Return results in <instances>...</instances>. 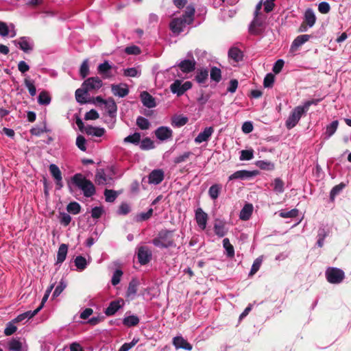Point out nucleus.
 Segmentation results:
<instances>
[{
	"label": "nucleus",
	"mask_w": 351,
	"mask_h": 351,
	"mask_svg": "<svg viewBox=\"0 0 351 351\" xmlns=\"http://www.w3.org/2000/svg\"><path fill=\"white\" fill-rule=\"evenodd\" d=\"M222 189L220 184H213L208 189V195L213 199L215 200L218 198Z\"/></svg>",
	"instance_id": "c85d7f7f"
},
{
	"label": "nucleus",
	"mask_w": 351,
	"mask_h": 351,
	"mask_svg": "<svg viewBox=\"0 0 351 351\" xmlns=\"http://www.w3.org/2000/svg\"><path fill=\"white\" fill-rule=\"evenodd\" d=\"M8 348L10 351H21L22 343L19 339H12L8 343Z\"/></svg>",
	"instance_id": "37998d69"
},
{
	"label": "nucleus",
	"mask_w": 351,
	"mask_h": 351,
	"mask_svg": "<svg viewBox=\"0 0 351 351\" xmlns=\"http://www.w3.org/2000/svg\"><path fill=\"white\" fill-rule=\"evenodd\" d=\"M74 265L76 267V270L77 271H84L87 266V261L82 256H77L74 259Z\"/></svg>",
	"instance_id": "7c9ffc66"
},
{
	"label": "nucleus",
	"mask_w": 351,
	"mask_h": 351,
	"mask_svg": "<svg viewBox=\"0 0 351 351\" xmlns=\"http://www.w3.org/2000/svg\"><path fill=\"white\" fill-rule=\"evenodd\" d=\"M228 56L235 62H238L242 59L243 55L241 50L237 48H231L228 51Z\"/></svg>",
	"instance_id": "c9c22d12"
},
{
	"label": "nucleus",
	"mask_w": 351,
	"mask_h": 351,
	"mask_svg": "<svg viewBox=\"0 0 351 351\" xmlns=\"http://www.w3.org/2000/svg\"><path fill=\"white\" fill-rule=\"evenodd\" d=\"M116 168L113 166L108 167L105 169H98L95 176V182L100 185L110 186L114 182Z\"/></svg>",
	"instance_id": "7ed1b4c3"
},
{
	"label": "nucleus",
	"mask_w": 351,
	"mask_h": 351,
	"mask_svg": "<svg viewBox=\"0 0 351 351\" xmlns=\"http://www.w3.org/2000/svg\"><path fill=\"white\" fill-rule=\"evenodd\" d=\"M122 276H123V271L119 269H117L114 271L113 275L112 276V279H111L112 285L113 286L117 285L120 282Z\"/></svg>",
	"instance_id": "6e6d98bb"
},
{
	"label": "nucleus",
	"mask_w": 351,
	"mask_h": 351,
	"mask_svg": "<svg viewBox=\"0 0 351 351\" xmlns=\"http://www.w3.org/2000/svg\"><path fill=\"white\" fill-rule=\"evenodd\" d=\"M256 165L262 170L272 171L275 168L274 164L268 160H258L256 162Z\"/></svg>",
	"instance_id": "f704fd0d"
},
{
	"label": "nucleus",
	"mask_w": 351,
	"mask_h": 351,
	"mask_svg": "<svg viewBox=\"0 0 351 351\" xmlns=\"http://www.w3.org/2000/svg\"><path fill=\"white\" fill-rule=\"evenodd\" d=\"M138 285L139 282L137 279H132V280L130 282L128 285V290L126 292V295L128 298L134 299L137 293Z\"/></svg>",
	"instance_id": "5701e85b"
},
{
	"label": "nucleus",
	"mask_w": 351,
	"mask_h": 351,
	"mask_svg": "<svg viewBox=\"0 0 351 351\" xmlns=\"http://www.w3.org/2000/svg\"><path fill=\"white\" fill-rule=\"evenodd\" d=\"M258 174L256 171H247V170H239L232 175H230L228 178L229 180L241 179L245 180L252 178Z\"/></svg>",
	"instance_id": "2eb2a0df"
},
{
	"label": "nucleus",
	"mask_w": 351,
	"mask_h": 351,
	"mask_svg": "<svg viewBox=\"0 0 351 351\" xmlns=\"http://www.w3.org/2000/svg\"><path fill=\"white\" fill-rule=\"evenodd\" d=\"M214 232L219 237H224L228 232L225 223L221 221H217L214 225Z\"/></svg>",
	"instance_id": "bb28decb"
},
{
	"label": "nucleus",
	"mask_w": 351,
	"mask_h": 351,
	"mask_svg": "<svg viewBox=\"0 0 351 351\" xmlns=\"http://www.w3.org/2000/svg\"><path fill=\"white\" fill-rule=\"evenodd\" d=\"M152 252L147 246H141L138 250V259L141 265H145L149 262Z\"/></svg>",
	"instance_id": "dca6fc26"
},
{
	"label": "nucleus",
	"mask_w": 351,
	"mask_h": 351,
	"mask_svg": "<svg viewBox=\"0 0 351 351\" xmlns=\"http://www.w3.org/2000/svg\"><path fill=\"white\" fill-rule=\"evenodd\" d=\"M326 278L331 284H339L343 280L345 274L341 269L330 267L326 270Z\"/></svg>",
	"instance_id": "39448f33"
},
{
	"label": "nucleus",
	"mask_w": 351,
	"mask_h": 351,
	"mask_svg": "<svg viewBox=\"0 0 351 351\" xmlns=\"http://www.w3.org/2000/svg\"><path fill=\"white\" fill-rule=\"evenodd\" d=\"M265 19V16L263 14L254 15L250 26V32L254 34H261L264 29Z\"/></svg>",
	"instance_id": "0eeeda50"
},
{
	"label": "nucleus",
	"mask_w": 351,
	"mask_h": 351,
	"mask_svg": "<svg viewBox=\"0 0 351 351\" xmlns=\"http://www.w3.org/2000/svg\"><path fill=\"white\" fill-rule=\"evenodd\" d=\"M153 208H150L146 213H141L136 217V221H143L149 219L153 215Z\"/></svg>",
	"instance_id": "864d4df0"
},
{
	"label": "nucleus",
	"mask_w": 351,
	"mask_h": 351,
	"mask_svg": "<svg viewBox=\"0 0 351 351\" xmlns=\"http://www.w3.org/2000/svg\"><path fill=\"white\" fill-rule=\"evenodd\" d=\"M172 230H162L158 235L152 240V243L157 247L163 249L174 247L175 243L173 237Z\"/></svg>",
	"instance_id": "f03ea898"
},
{
	"label": "nucleus",
	"mask_w": 351,
	"mask_h": 351,
	"mask_svg": "<svg viewBox=\"0 0 351 351\" xmlns=\"http://www.w3.org/2000/svg\"><path fill=\"white\" fill-rule=\"evenodd\" d=\"M187 122L188 118L182 115H176L171 119V125L177 128L184 125Z\"/></svg>",
	"instance_id": "2f4dec72"
},
{
	"label": "nucleus",
	"mask_w": 351,
	"mask_h": 351,
	"mask_svg": "<svg viewBox=\"0 0 351 351\" xmlns=\"http://www.w3.org/2000/svg\"><path fill=\"white\" fill-rule=\"evenodd\" d=\"M141 141V134L138 132H134L133 134L126 136L123 139L125 143H132L134 145L139 144Z\"/></svg>",
	"instance_id": "ea45409f"
},
{
	"label": "nucleus",
	"mask_w": 351,
	"mask_h": 351,
	"mask_svg": "<svg viewBox=\"0 0 351 351\" xmlns=\"http://www.w3.org/2000/svg\"><path fill=\"white\" fill-rule=\"evenodd\" d=\"M223 247L226 250V254L228 258H233L234 256V249L230 243L229 239L225 238L223 240Z\"/></svg>",
	"instance_id": "473e14b6"
},
{
	"label": "nucleus",
	"mask_w": 351,
	"mask_h": 351,
	"mask_svg": "<svg viewBox=\"0 0 351 351\" xmlns=\"http://www.w3.org/2000/svg\"><path fill=\"white\" fill-rule=\"evenodd\" d=\"M124 305L123 299H118L110 302L108 306L105 309L104 313L107 316L114 315Z\"/></svg>",
	"instance_id": "f8f14e48"
},
{
	"label": "nucleus",
	"mask_w": 351,
	"mask_h": 351,
	"mask_svg": "<svg viewBox=\"0 0 351 351\" xmlns=\"http://www.w3.org/2000/svg\"><path fill=\"white\" fill-rule=\"evenodd\" d=\"M298 210L294 208L289 211L280 212V216L283 218H293L295 217L298 215Z\"/></svg>",
	"instance_id": "69168bd1"
},
{
	"label": "nucleus",
	"mask_w": 351,
	"mask_h": 351,
	"mask_svg": "<svg viewBox=\"0 0 351 351\" xmlns=\"http://www.w3.org/2000/svg\"><path fill=\"white\" fill-rule=\"evenodd\" d=\"M86 140L82 135L77 136L76 138V145L82 151H86Z\"/></svg>",
	"instance_id": "052dcab7"
},
{
	"label": "nucleus",
	"mask_w": 351,
	"mask_h": 351,
	"mask_svg": "<svg viewBox=\"0 0 351 351\" xmlns=\"http://www.w3.org/2000/svg\"><path fill=\"white\" fill-rule=\"evenodd\" d=\"M68 186L70 191H72V186H74L82 190L84 196L88 197V179L82 173H76L68 181Z\"/></svg>",
	"instance_id": "20e7f679"
},
{
	"label": "nucleus",
	"mask_w": 351,
	"mask_h": 351,
	"mask_svg": "<svg viewBox=\"0 0 351 351\" xmlns=\"http://www.w3.org/2000/svg\"><path fill=\"white\" fill-rule=\"evenodd\" d=\"M88 79L85 80L82 85L81 88H78L75 91V99L80 104H86L88 102Z\"/></svg>",
	"instance_id": "9b49d317"
},
{
	"label": "nucleus",
	"mask_w": 351,
	"mask_h": 351,
	"mask_svg": "<svg viewBox=\"0 0 351 351\" xmlns=\"http://www.w3.org/2000/svg\"><path fill=\"white\" fill-rule=\"evenodd\" d=\"M104 213V210L102 207L96 206V207L92 208L91 217L93 219H97L102 215V214Z\"/></svg>",
	"instance_id": "0e129e2a"
},
{
	"label": "nucleus",
	"mask_w": 351,
	"mask_h": 351,
	"mask_svg": "<svg viewBox=\"0 0 351 351\" xmlns=\"http://www.w3.org/2000/svg\"><path fill=\"white\" fill-rule=\"evenodd\" d=\"M49 130L47 129L46 125H45L43 128L40 127H34L30 130V133L34 136H40L41 134L44 132H47Z\"/></svg>",
	"instance_id": "338daca9"
},
{
	"label": "nucleus",
	"mask_w": 351,
	"mask_h": 351,
	"mask_svg": "<svg viewBox=\"0 0 351 351\" xmlns=\"http://www.w3.org/2000/svg\"><path fill=\"white\" fill-rule=\"evenodd\" d=\"M194 14H195L194 7L189 5L186 8L184 14H183L181 17L186 19V21H187V22L190 24L193 20Z\"/></svg>",
	"instance_id": "c03bdc74"
},
{
	"label": "nucleus",
	"mask_w": 351,
	"mask_h": 351,
	"mask_svg": "<svg viewBox=\"0 0 351 351\" xmlns=\"http://www.w3.org/2000/svg\"><path fill=\"white\" fill-rule=\"evenodd\" d=\"M138 342V339L134 338L130 343H123L118 351H129Z\"/></svg>",
	"instance_id": "13d9d810"
},
{
	"label": "nucleus",
	"mask_w": 351,
	"mask_h": 351,
	"mask_svg": "<svg viewBox=\"0 0 351 351\" xmlns=\"http://www.w3.org/2000/svg\"><path fill=\"white\" fill-rule=\"evenodd\" d=\"M274 186V191L277 193H282L284 192L285 188V184L283 181L279 178H275L273 182Z\"/></svg>",
	"instance_id": "a18cd8bd"
},
{
	"label": "nucleus",
	"mask_w": 351,
	"mask_h": 351,
	"mask_svg": "<svg viewBox=\"0 0 351 351\" xmlns=\"http://www.w3.org/2000/svg\"><path fill=\"white\" fill-rule=\"evenodd\" d=\"M154 134L156 137L160 141H167L173 137V130L167 126H160L158 128Z\"/></svg>",
	"instance_id": "6e6552de"
},
{
	"label": "nucleus",
	"mask_w": 351,
	"mask_h": 351,
	"mask_svg": "<svg viewBox=\"0 0 351 351\" xmlns=\"http://www.w3.org/2000/svg\"><path fill=\"white\" fill-rule=\"evenodd\" d=\"M67 252H68V245L64 243L61 244L59 246L58 254H57L56 264H61L65 261Z\"/></svg>",
	"instance_id": "393cba45"
},
{
	"label": "nucleus",
	"mask_w": 351,
	"mask_h": 351,
	"mask_svg": "<svg viewBox=\"0 0 351 351\" xmlns=\"http://www.w3.org/2000/svg\"><path fill=\"white\" fill-rule=\"evenodd\" d=\"M339 125L338 121L335 120L332 121L329 125L326 126L325 134L326 138H330L336 132Z\"/></svg>",
	"instance_id": "e433bc0d"
},
{
	"label": "nucleus",
	"mask_w": 351,
	"mask_h": 351,
	"mask_svg": "<svg viewBox=\"0 0 351 351\" xmlns=\"http://www.w3.org/2000/svg\"><path fill=\"white\" fill-rule=\"evenodd\" d=\"M252 212H253L252 204H246L240 212L239 218L241 220L247 221L250 218V217L252 214Z\"/></svg>",
	"instance_id": "a878e982"
},
{
	"label": "nucleus",
	"mask_w": 351,
	"mask_h": 351,
	"mask_svg": "<svg viewBox=\"0 0 351 351\" xmlns=\"http://www.w3.org/2000/svg\"><path fill=\"white\" fill-rule=\"evenodd\" d=\"M254 158L253 149H245L241 152L240 160H250Z\"/></svg>",
	"instance_id": "4d7b16f0"
},
{
	"label": "nucleus",
	"mask_w": 351,
	"mask_h": 351,
	"mask_svg": "<svg viewBox=\"0 0 351 351\" xmlns=\"http://www.w3.org/2000/svg\"><path fill=\"white\" fill-rule=\"evenodd\" d=\"M141 99L143 106L149 108H152L156 106L154 98L147 92H143L141 94Z\"/></svg>",
	"instance_id": "4be33fe9"
},
{
	"label": "nucleus",
	"mask_w": 351,
	"mask_h": 351,
	"mask_svg": "<svg viewBox=\"0 0 351 351\" xmlns=\"http://www.w3.org/2000/svg\"><path fill=\"white\" fill-rule=\"evenodd\" d=\"M210 76L211 80L215 82L216 83L219 82L221 79V71L220 69L216 66L211 67L210 71Z\"/></svg>",
	"instance_id": "4c0bfd02"
},
{
	"label": "nucleus",
	"mask_w": 351,
	"mask_h": 351,
	"mask_svg": "<svg viewBox=\"0 0 351 351\" xmlns=\"http://www.w3.org/2000/svg\"><path fill=\"white\" fill-rule=\"evenodd\" d=\"M112 66L108 62L105 61L104 63L99 64L98 72L103 75L104 78H110L112 77L110 69Z\"/></svg>",
	"instance_id": "b1692460"
},
{
	"label": "nucleus",
	"mask_w": 351,
	"mask_h": 351,
	"mask_svg": "<svg viewBox=\"0 0 351 351\" xmlns=\"http://www.w3.org/2000/svg\"><path fill=\"white\" fill-rule=\"evenodd\" d=\"M136 125L141 130H147L149 128L150 123L147 119L143 117H138L136 119Z\"/></svg>",
	"instance_id": "49530a36"
},
{
	"label": "nucleus",
	"mask_w": 351,
	"mask_h": 351,
	"mask_svg": "<svg viewBox=\"0 0 351 351\" xmlns=\"http://www.w3.org/2000/svg\"><path fill=\"white\" fill-rule=\"evenodd\" d=\"M139 323V318L136 315H130L125 317L123 319V324L128 326H135Z\"/></svg>",
	"instance_id": "72a5a7b5"
},
{
	"label": "nucleus",
	"mask_w": 351,
	"mask_h": 351,
	"mask_svg": "<svg viewBox=\"0 0 351 351\" xmlns=\"http://www.w3.org/2000/svg\"><path fill=\"white\" fill-rule=\"evenodd\" d=\"M261 263H262V258L261 257L257 258L254 261L252 268H251V270H250V276L254 275L258 271V269L261 265Z\"/></svg>",
	"instance_id": "680f3d73"
},
{
	"label": "nucleus",
	"mask_w": 351,
	"mask_h": 351,
	"mask_svg": "<svg viewBox=\"0 0 351 351\" xmlns=\"http://www.w3.org/2000/svg\"><path fill=\"white\" fill-rule=\"evenodd\" d=\"M49 171L53 178L60 181V178H62V173L59 167L56 165L51 164L49 165Z\"/></svg>",
	"instance_id": "3c124183"
},
{
	"label": "nucleus",
	"mask_w": 351,
	"mask_h": 351,
	"mask_svg": "<svg viewBox=\"0 0 351 351\" xmlns=\"http://www.w3.org/2000/svg\"><path fill=\"white\" fill-rule=\"evenodd\" d=\"M103 85L102 81L98 77H89V90L99 89Z\"/></svg>",
	"instance_id": "a19ab883"
},
{
	"label": "nucleus",
	"mask_w": 351,
	"mask_h": 351,
	"mask_svg": "<svg viewBox=\"0 0 351 351\" xmlns=\"http://www.w3.org/2000/svg\"><path fill=\"white\" fill-rule=\"evenodd\" d=\"M80 205L75 202L69 203L66 207L67 211L73 215L78 214L80 212Z\"/></svg>",
	"instance_id": "603ef678"
},
{
	"label": "nucleus",
	"mask_w": 351,
	"mask_h": 351,
	"mask_svg": "<svg viewBox=\"0 0 351 351\" xmlns=\"http://www.w3.org/2000/svg\"><path fill=\"white\" fill-rule=\"evenodd\" d=\"M123 74L126 77H139L141 75V70L136 67H131L124 69Z\"/></svg>",
	"instance_id": "de8ad7c7"
},
{
	"label": "nucleus",
	"mask_w": 351,
	"mask_h": 351,
	"mask_svg": "<svg viewBox=\"0 0 351 351\" xmlns=\"http://www.w3.org/2000/svg\"><path fill=\"white\" fill-rule=\"evenodd\" d=\"M173 344L178 349H184L188 351L192 350V346L182 336H177L173 339Z\"/></svg>",
	"instance_id": "a211bd4d"
},
{
	"label": "nucleus",
	"mask_w": 351,
	"mask_h": 351,
	"mask_svg": "<svg viewBox=\"0 0 351 351\" xmlns=\"http://www.w3.org/2000/svg\"><path fill=\"white\" fill-rule=\"evenodd\" d=\"M51 101V97L46 91H42L38 98V102L42 105H48Z\"/></svg>",
	"instance_id": "8fccbe9b"
},
{
	"label": "nucleus",
	"mask_w": 351,
	"mask_h": 351,
	"mask_svg": "<svg viewBox=\"0 0 351 351\" xmlns=\"http://www.w3.org/2000/svg\"><path fill=\"white\" fill-rule=\"evenodd\" d=\"M213 132L214 130L212 127L205 128L204 130L195 137V142L199 144L203 142L208 141L210 137L212 136Z\"/></svg>",
	"instance_id": "412c9836"
},
{
	"label": "nucleus",
	"mask_w": 351,
	"mask_h": 351,
	"mask_svg": "<svg viewBox=\"0 0 351 351\" xmlns=\"http://www.w3.org/2000/svg\"><path fill=\"white\" fill-rule=\"evenodd\" d=\"M191 155V152H186L184 154L176 157L173 160V162L176 164H179V163L185 162L189 158V156Z\"/></svg>",
	"instance_id": "774afa93"
},
{
	"label": "nucleus",
	"mask_w": 351,
	"mask_h": 351,
	"mask_svg": "<svg viewBox=\"0 0 351 351\" xmlns=\"http://www.w3.org/2000/svg\"><path fill=\"white\" fill-rule=\"evenodd\" d=\"M209 71L207 68H199L196 70L195 80L199 85L206 86L208 80Z\"/></svg>",
	"instance_id": "ddd939ff"
},
{
	"label": "nucleus",
	"mask_w": 351,
	"mask_h": 351,
	"mask_svg": "<svg viewBox=\"0 0 351 351\" xmlns=\"http://www.w3.org/2000/svg\"><path fill=\"white\" fill-rule=\"evenodd\" d=\"M310 38V36L308 34H303L297 36L293 41L291 47L290 52L294 53L298 49L307 42Z\"/></svg>",
	"instance_id": "aec40b11"
},
{
	"label": "nucleus",
	"mask_w": 351,
	"mask_h": 351,
	"mask_svg": "<svg viewBox=\"0 0 351 351\" xmlns=\"http://www.w3.org/2000/svg\"><path fill=\"white\" fill-rule=\"evenodd\" d=\"M14 323L13 322H9L5 330H4V334L6 335V336H10V335H12V334H14L16 330H17V327L16 326L14 325Z\"/></svg>",
	"instance_id": "e2e57ef3"
},
{
	"label": "nucleus",
	"mask_w": 351,
	"mask_h": 351,
	"mask_svg": "<svg viewBox=\"0 0 351 351\" xmlns=\"http://www.w3.org/2000/svg\"><path fill=\"white\" fill-rule=\"evenodd\" d=\"M195 219L198 227L204 230L206 228L208 215L201 208H197L195 212Z\"/></svg>",
	"instance_id": "1a4fd4ad"
},
{
	"label": "nucleus",
	"mask_w": 351,
	"mask_h": 351,
	"mask_svg": "<svg viewBox=\"0 0 351 351\" xmlns=\"http://www.w3.org/2000/svg\"><path fill=\"white\" fill-rule=\"evenodd\" d=\"M18 44L19 45V48L24 52H28L32 49V47L29 45V43L25 38H21Z\"/></svg>",
	"instance_id": "bf43d9fd"
},
{
	"label": "nucleus",
	"mask_w": 351,
	"mask_h": 351,
	"mask_svg": "<svg viewBox=\"0 0 351 351\" xmlns=\"http://www.w3.org/2000/svg\"><path fill=\"white\" fill-rule=\"evenodd\" d=\"M189 23L182 17L173 19L170 23V29L174 34H180Z\"/></svg>",
	"instance_id": "9d476101"
},
{
	"label": "nucleus",
	"mask_w": 351,
	"mask_h": 351,
	"mask_svg": "<svg viewBox=\"0 0 351 351\" xmlns=\"http://www.w3.org/2000/svg\"><path fill=\"white\" fill-rule=\"evenodd\" d=\"M139 146L142 150H149L154 148V143L151 138L147 137L140 141Z\"/></svg>",
	"instance_id": "58836bf2"
},
{
	"label": "nucleus",
	"mask_w": 351,
	"mask_h": 351,
	"mask_svg": "<svg viewBox=\"0 0 351 351\" xmlns=\"http://www.w3.org/2000/svg\"><path fill=\"white\" fill-rule=\"evenodd\" d=\"M148 179L149 184H158L164 179V172L162 169H154L149 173Z\"/></svg>",
	"instance_id": "6ab92c4d"
},
{
	"label": "nucleus",
	"mask_w": 351,
	"mask_h": 351,
	"mask_svg": "<svg viewBox=\"0 0 351 351\" xmlns=\"http://www.w3.org/2000/svg\"><path fill=\"white\" fill-rule=\"evenodd\" d=\"M346 184L343 183H340L335 186L330 191V199L331 201H334L335 197L339 195L341 191L345 188Z\"/></svg>",
	"instance_id": "79ce46f5"
},
{
	"label": "nucleus",
	"mask_w": 351,
	"mask_h": 351,
	"mask_svg": "<svg viewBox=\"0 0 351 351\" xmlns=\"http://www.w3.org/2000/svg\"><path fill=\"white\" fill-rule=\"evenodd\" d=\"M304 21L309 27H312L316 21V16L313 10L308 8L304 13Z\"/></svg>",
	"instance_id": "cd10ccee"
},
{
	"label": "nucleus",
	"mask_w": 351,
	"mask_h": 351,
	"mask_svg": "<svg viewBox=\"0 0 351 351\" xmlns=\"http://www.w3.org/2000/svg\"><path fill=\"white\" fill-rule=\"evenodd\" d=\"M25 86L27 88L28 91L31 96L34 97L36 94V88L34 84V82L28 78H25L24 80Z\"/></svg>",
	"instance_id": "5fc2aeb1"
},
{
	"label": "nucleus",
	"mask_w": 351,
	"mask_h": 351,
	"mask_svg": "<svg viewBox=\"0 0 351 351\" xmlns=\"http://www.w3.org/2000/svg\"><path fill=\"white\" fill-rule=\"evenodd\" d=\"M319 101V99H312L306 101L302 106L295 107L285 122L287 128L290 130L294 128L298 124L301 117L308 112L310 106L311 105H317Z\"/></svg>",
	"instance_id": "f257e3e1"
},
{
	"label": "nucleus",
	"mask_w": 351,
	"mask_h": 351,
	"mask_svg": "<svg viewBox=\"0 0 351 351\" xmlns=\"http://www.w3.org/2000/svg\"><path fill=\"white\" fill-rule=\"evenodd\" d=\"M180 70L185 73H189L195 69L196 61L191 59H185L176 64Z\"/></svg>",
	"instance_id": "4468645a"
},
{
	"label": "nucleus",
	"mask_w": 351,
	"mask_h": 351,
	"mask_svg": "<svg viewBox=\"0 0 351 351\" xmlns=\"http://www.w3.org/2000/svg\"><path fill=\"white\" fill-rule=\"evenodd\" d=\"M105 128L89 125V136L101 138L105 134Z\"/></svg>",
	"instance_id": "c756f323"
},
{
	"label": "nucleus",
	"mask_w": 351,
	"mask_h": 351,
	"mask_svg": "<svg viewBox=\"0 0 351 351\" xmlns=\"http://www.w3.org/2000/svg\"><path fill=\"white\" fill-rule=\"evenodd\" d=\"M192 87V84L189 81H186L182 84V82L179 80H176L170 86L171 91L173 94H176L178 96L182 95L186 90H189Z\"/></svg>",
	"instance_id": "423d86ee"
},
{
	"label": "nucleus",
	"mask_w": 351,
	"mask_h": 351,
	"mask_svg": "<svg viewBox=\"0 0 351 351\" xmlns=\"http://www.w3.org/2000/svg\"><path fill=\"white\" fill-rule=\"evenodd\" d=\"M104 196L106 202H113L117 199L118 193L114 190L106 189Z\"/></svg>",
	"instance_id": "09e8293b"
},
{
	"label": "nucleus",
	"mask_w": 351,
	"mask_h": 351,
	"mask_svg": "<svg viewBox=\"0 0 351 351\" xmlns=\"http://www.w3.org/2000/svg\"><path fill=\"white\" fill-rule=\"evenodd\" d=\"M111 89L113 95L119 97H124L129 93L128 85L125 84H112Z\"/></svg>",
	"instance_id": "f3484780"
}]
</instances>
